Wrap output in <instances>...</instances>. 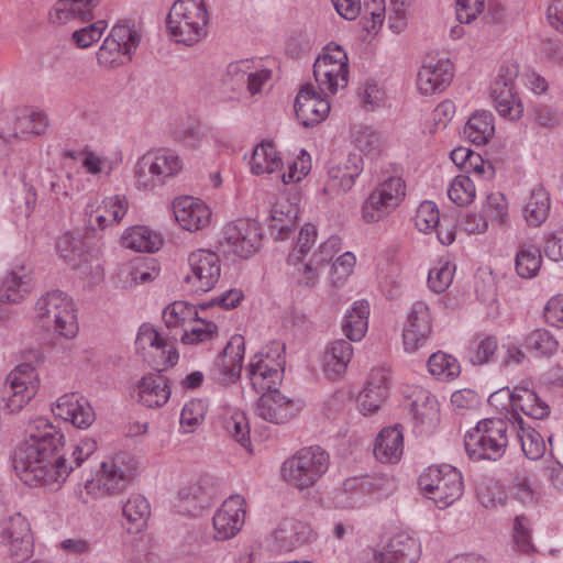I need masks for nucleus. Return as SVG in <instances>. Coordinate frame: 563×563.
<instances>
[{
	"instance_id": "61",
	"label": "nucleus",
	"mask_w": 563,
	"mask_h": 563,
	"mask_svg": "<svg viewBox=\"0 0 563 563\" xmlns=\"http://www.w3.org/2000/svg\"><path fill=\"white\" fill-rule=\"evenodd\" d=\"M374 190H377L385 199L398 207L406 195V185L400 177L390 176Z\"/></svg>"
},
{
	"instance_id": "32",
	"label": "nucleus",
	"mask_w": 563,
	"mask_h": 563,
	"mask_svg": "<svg viewBox=\"0 0 563 563\" xmlns=\"http://www.w3.org/2000/svg\"><path fill=\"white\" fill-rule=\"evenodd\" d=\"M341 251V239L336 235L330 236L321 243L319 247L309 256L306 264L313 269V276L310 278L306 272H301L297 277V283L307 287H314L319 280L321 269L332 262L336 253Z\"/></svg>"
},
{
	"instance_id": "58",
	"label": "nucleus",
	"mask_w": 563,
	"mask_h": 563,
	"mask_svg": "<svg viewBox=\"0 0 563 563\" xmlns=\"http://www.w3.org/2000/svg\"><path fill=\"white\" fill-rule=\"evenodd\" d=\"M440 212L432 201H423L417 209L415 223L419 231L429 232L440 223Z\"/></svg>"
},
{
	"instance_id": "60",
	"label": "nucleus",
	"mask_w": 563,
	"mask_h": 563,
	"mask_svg": "<svg viewBox=\"0 0 563 563\" xmlns=\"http://www.w3.org/2000/svg\"><path fill=\"white\" fill-rule=\"evenodd\" d=\"M106 27L107 22L103 20H99L88 26L76 30L73 33L71 38L78 47L87 48L101 38Z\"/></svg>"
},
{
	"instance_id": "31",
	"label": "nucleus",
	"mask_w": 563,
	"mask_h": 563,
	"mask_svg": "<svg viewBox=\"0 0 563 563\" xmlns=\"http://www.w3.org/2000/svg\"><path fill=\"white\" fill-rule=\"evenodd\" d=\"M317 239V229L312 224H305L298 236L297 244L292 252L288 255L287 265L288 273L297 279L301 272H306L308 275L310 274V278L313 276V269L306 264L311 251L312 245L314 244Z\"/></svg>"
},
{
	"instance_id": "20",
	"label": "nucleus",
	"mask_w": 563,
	"mask_h": 563,
	"mask_svg": "<svg viewBox=\"0 0 563 563\" xmlns=\"http://www.w3.org/2000/svg\"><path fill=\"white\" fill-rule=\"evenodd\" d=\"M3 539L8 548L9 555L15 562L27 560L33 553V539L25 518L18 515L10 518L3 530Z\"/></svg>"
},
{
	"instance_id": "1",
	"label": "nucleus",
	"mask_w": 563,
	"mask_h": 563,
	"mask_svg": "<svg viewBox=\"0 0 563 563\" xmlns=\"http://www.w3.org/2000/svg\"><path fill=\"white\" fill-rule=\"evenodd\" d=\"M26 432L27 438L12 459L15 474L27 486L59 488L73 470L65 456L55 457L63 434L43 418L36 419Z\"/></svg>"
},
{
	"instance_id": "43",
	"label": "nucleus",
	"mask_w": 563,
	"mask_h": 563,
	"mask_svg": "<svg viewBox=\"0 0 563 563\" xmlns=\"http://www.w3.org/2000/svg\"><path fill=\"white\" fill-rule=\"evenodd\" d=\"M494 133L493 114L487 111L474 113L464 128L465 136L476 145L486 144Z\"/></svg>"
},
{
	"instance_id": "15",
	"label": "nucleus",
	"mask_w": 563,
	"mask_h": 563,
	"mask_svg": "<svg viewBox=\"0 0 563 563\" xmlns=\"http://www.w3.org/2000/svg\"><path fill=\"white\" fill-rule=\"evenodd\" d=\"M131 462L132 459L124 454L102 462L98 477L99 489L107 495L122 493L134 475Z\"/></svg>"
},
{
	"instance_id": "24",
	"label": "nucleus",
	"mask_w": 563,
	"mask_h": 563,
	"mask_svg": "<svg viewBox=\"0 0 563 563\" xmlns=\"http://www.w3.org/2000/svg\"><path fill=\"white\" fill-rule=\"evenodd\" d=\"M137 349L145 351L147 349L154 350L153 358L156 367L159 371L166 369L175 365L178 361V353L174 345L163 340L159 333L151 325L143 324L136 336Z\"/></svg>"
},
{
	"instance_id": "3",
	"label": "nucleus",
	"mask_w": 563,
	"mask_h": 563,
	"mask_svg": "<svg viewBox=\"0 0 563 563\" xmlns=\"http://www.w3.org/2000/svg\"><path fill=\"white\" fill-rule=\"evenodd\" d=\"M208 21L205 0H177L167 15V29L177 42L190 46L206 36Z\"/></svg>"
},
{
	"instance_id": "23",
	"label": "nucleus",
	"mask_w": 563,
	"mask_h": 563,
	"mask_svg": "<svg viewBox=\"0 0 563 563\" xmlns=\"http://www.w3.org/2000/svg\"><path fill=\"white\" fill-rule=\"evenodd\" d=\"M421 554L418 540L398 533L389 539L382 551L374 552V560L378 563H417Z\"/></svg>"
},
{
	"instance_id": "42",
	"label": "nucleus",
	"mask_w": 563,
	"mask_h": 563,
	"mask_svg": "<svg viewBox=\"0 0 563 563\" xmlns=\"http://www.w3.org/2000/svg\"><path fill=\"white\" fill-rule=\"evenodd\" d=\"M298 217V207L288 200L278 201L274 205L271 213L272 233L275 231L276 239L283 240L295 227Z\"/></svg>"
},
{
	"instance_id": "49",
	"label": "nucleus",
	"mask_w": 563,
	"mask_h": 563,
	"mask_svg": "<svg viewBox=\"0 0 563 563\" xmlns=\"http://www.w3.org/2000/svg\"><path fill=\"white\" fill-rule=\"evenodd\" d=\"M448 196L456 206H468L476 196L474 181L466 175L456 176L448 189Z\"/></svg>"
},
{
	"instance_id": "63",
	"label": "nucleus",
	"mask_w": 563,
	"mask_h": 563,
	"mask_svg": "<svg viewBox=\"0 0 563 563\" xmlns=\"http://www.w3.org/2000/svg\"><path fill=\"white\" fill-rule=\"evenodd\" d=\"M514 541L519 551L527 553L533 549L531 542V525L526 516H517L514 525Z\"/></svg>"
},
{
	"instance_id": "40",
	"label": "nucleus",
	"mask_w": 563,
	"mask_h": 563,
	"mask_svg": "<svg viewBox=\"0 0 563 563\" xmlns=\"http://www.w3.org/2000/svg\"><path fill=\"white\" fill-rule=\"evenodd\" d=\"M509 398L515 409L519 408L534 419H542L550 412L549 406L531 389L516 388L509 394Z\"/></svg>"
},
{
	"instance_id": "34",
	"label": "nucleus",
	"mask_w": 563,
	"mask_h": 563,
	"mask_svg": "<svg viewBox=\"0 0 563 563\" xmlns=\"http://www.w3.org/2000/svg\"><path fill=\"white\" fill-rule=\"evenodd\" d=\"M404 452V433L401 427L384 428L374 445V455L382 463L395 464L400 461Z\"/></svg>"
},
{
	"instance_id": "33",
	"label": "nucleus",
	"mask_w": 563,
	"mask_h": 563,
	"mask_svg": "<svg viewBox=\"0 0 563 563\" xmlns=\"http://www.w3.org/2000/svg\"><path fill=\"white\" fill-rule=\"evenodd\" d=\"M275 540L283 550L291 551L314 538L311 526L295 518H285L274 532Z\"/></svg>"
},
{
	"instance_id": "9",
	"label": "nucleus",
	"mask_w": 563,
	"mask_h": 563,
	"mask_svg": "<svg viewBox=\"0 0 563 563\" xmlns=\"http://www.w3.org/2000/svg\"><path fill=\"white\" fill-rule=\"evenodd\" d=\"M140 43V34L126 23L115 24L97 52L98 63L114 68L131 60V53Z\"/></svg>"
},
{
	"instance_id": "17",
	"label": "nucleus",
	"mask_w": 563,
	"mask_h": 563,
	"mask_svg": "<svg viewBox=\"0 0 563 563\" xmlns=\"http://www.w3.org/2000/svg\"><path fill=\"white\" fill-rule=\"evenodd\" d=\"M244 498L240 495L230 496L213 516L216 539L233 538L243 527L245 519Z\"/></svg>"
},
{
	"instance_id": "56",
	"label": "nucleus",
	"mask_w": 563,
	"mask_h": 563,
	"mask_svg": "<svg viewBox=\"0 0 563 563\" xmlns=\"http://www.w3.org/2000/svg\"><path fill=\"white\" fill-rule=\"evenodd\" d=\"M455 265L449 262L440 263L430 269L428 285L435 294L445 291L453 280Z\"/></svg>"
},
{
	"instance_id": "5",
	"label": "nucleus",
	"mask_w": 563,
	"mask_h": 563,
	"mask_svg": "<svg viewBox=\"0 0 563 563\" xmlns=\"http://www.w3.org/2000/svg\"><path fill=\"white\" fill-rule=\"evenodd\" d=\"M184 163L174 151L162 148L144 154L134 168L139 189L153 190L181 172Z\"/></svg>"
},
{
	"instance_id": "14",
	"label": "nucleus",
	"mask_w": 563,
	"mask_h": 563,
	"mask_svg": "<svg viewBox=\"0 0 563 563\" xmlns=\"http://www.w3.org/2000/svg\"><path fill=\"white\" fill-rule=\"evenodd\" d=\"M47 126V118L42 112L27 109L12 111L4 115L1 131L3 137L27 139L31 135H41Z\"/></svg>"
},
{
	"instance_id": "10",
	"label": "nucleus",
	"mask_w": 563,
	"mask_h": 563,
	"mask_svg": "<svg viewBox=\"0 0 563 563\" xmlns=\"http://www.w3.org/2000/svg\"><path fill=\"white\" fill-rule=\"evenodd\" d=\"M7 408L20 411L37 393L40 380L35 367L30 363L15 366L5 378Z\"/></svg>"
},
{
	"instance_id": "7",
	"label": "nucleus",
	"mask_w": 563,
	"mask_h": 563,
	"mask_svg": "<svg viewBox=\"0 0 563 563\" xmlns=\"http://www.w3.org/2000/svg\"><path fill=\"white\" fill-rule=\"evenodd\" d=\"M37 318L59 335L71 339L77 334L78 324L71 299L59 290L47 292L36 303Z\"/></svg>"
},
{
	"instance_id": "6",
	"label": "nucleus",
	"mask_w": 563,
	"mask_h": 563,
	"mask_svg": "<svg viewBox=\"0 0 563 563\" xmlns=\"http://www.w3.org/2000/svg\"><path fill=\"white\" fill-rule=\"evenodd\" d=\"M419 486L441 509L452 505L463 494L462 475L449 464L429 466L420 475Z\"/></svg>"
},
{
	"instance_id": "50",
	"label": "nucleus",
	"mask_w": 563,
	"mask_h": 563,
	"mask_svg": "<svg viewBox=\"0 0 563 563\" xmlns=\"http://www.w3.org/2000/svg\"><path fill=\"white\" fill-rule=\"evenodd\" d=\"M189 329L185 330L181 341L185 344H198L214 338L218 333V327L212 321L198 318V314L191 318Z\"/></svg>"
},
{
	"instance_id": "2",
	"label": "nucleus",
	"mask_w": 563,
	"mask_h": 563,
	"mask_svg": "<svg viewBox=\"0 0 563 563\" xmlns=\"http://www.w3.org/2000/svg\"><path fill=\"white\" fill-rule=\"evenodd\" d=\"M509 423L501 418L477 422L464 438V446L472 461H498L508 446Z\"/></svg>"
},
{
	"instance_id": "12",
	"label": "nucleus",
	"mask_w": 563,
	"mask_h": 563,
	"mask_svg": "<svg viewBox=\"0 0 563 563\" xmlns=\"http://www.w3.org/2000/svg\"><path fill=\"white\" fill-rule=\"evenodd\" d=\"M517 77L515 66H503L490 88V98L498 113L509 120L519 119L522 112L514 92V81Z\"/></svg>"
},
{
	"instance_id": "41",
	"label": "nucleus",
	"mask_w": 563,
	"mask_h": 563,
	"mask_svg": "<svg viewBox=\"0 0 563 563\" xmlns=\"http://www.w3.org/2000/svg\"><path fill=\"white\" fill-rule=\"evenodd\" d=\"M369 305L366 300L355 301L351 311L345 316L342 329L351 341H360L367 330Z\"/></svg>"
},
{
	"instance_id": "29",
	"label": "nucleus",
	"mask_w": 563,
	"mask_h": 563,
	"mask_svg": "<svg viewBox=\"0 0 563 563\" xmlns=\"http://www.w3.org/2000/svg\"><path fill=\"white\" fill-rule=\"evenodd\" d=\"M157 373L144 375L136 385L137 401L147 408H161L170 397V387L165 376Z\"/></svg>"
},
{
	"instance_id": "52",
	"label": "nucleus",
	"mask_w": 563,
	"mask_h": 563,
	"mask_svg": "<svg viewBox=\"0 0 563 563\" xmlns=\"http://www.w3.org/2000/svg\"><path fill=\"white\" fill-rule=\"evenodd\" d=\"M208 406L202 399H191L187 401L181 410L180 424L186 432H194L205 420Z\"/></svg>"
},
{
	"instance_id": "22",
	"label": "nucleus",
	"mask_w": 563,
	"mask_h": 563,
	"mask_svg": "<svg viewBox=\"0 0 563 563\" xmlns=\"http://www.w3.org/2000/svg\"><path fill=\"white\" fill-rule=\"evenodd\" d=\"M258 416L272 423L282 424L295 418L300 410L297 401L282 395L279 390L264 393L256 407Z\"/></svg>"
},
{
	"instance_id": "18",
	"label": "nucleus",
	"mask_w": 563,
	"mask_h": 563,
	"mask_svg": "<svg viewBox=\"0 0 563 563\" xmlns=\"http://www.w3.org/2000/svg\"><path fill=\"white\" fill-rule=\"evenodd\" d=\"M294 108L302 125L312 126L328 117L330 103L314 90L312 85L306 84L300 88Z\"/></svg>"
},
{
	"instance_id": "25",
	"label": "nucleus",
	"mask_w": 563,
	"mask_h": 563,
	"mask_svg": "<svg viewBox=\"0 0 563 563\" xmlns=\"http://www.w3.org/2000/svg\"><path fill=\"white\" fill-rule=\"evenodd\" d=\"M174 214L179 225L187 231H198L207 227L211 219L210 209L199 199L181 197L173 203Z\"/></svg>"
},
{
	"instance_id": "36",
	"label": "nucleus",
	"mask_w": 563,
	"mask_h": 563,
	"mask_svg": "<svg viewBox=\"0 0 563 563\" xmlns=\"http://www.w3.org/2000/svg\"><path fill=\"white\" fill-rule=\"evenodd\" d=\"M60 3L49 12V21L53 24H65L75 19L82 22L92 20V9L99 0H58Z\"/></svg>"
},
{
	"instance_id": "54",
	"label": "nucleus",
	"mask_w": 563,
	"mask_h": 563,
	"mask_svg": "<svg viewBox=\"0 0 563 563\" xmlns=\"http://www.w3.org/2000/svg\"><path fill=\"white\" fill-rule=\"evenodd\" d=\"M526 346L540 355L550 356L556 352L559 342L549 331L539 329L526 338Z\"/></svg>"
},
{
	"instance_id": "38",
	"label": "nucleus",
	"mask_w": 563,
	"mask_h": 563,
	"mask_svg": "<svg viewBox=\"0 0 563 563\" xmlns=\"http://www.w3.org/2000/svg\"><path fill=\"white\" fill-rule=\"evenodd\" d=\"M250 165L253 174L271 175L282 172L283 162L272 142H262L254 148Z\"/></svg>"
},
{
	"instance_id": "19",
	"label": "nucleus",
	"mask_w": 563,
	"mask_h": 563,
	"mask_svg": "<svg viewBox=\"0 0 563 563\" xmlns=\"http://www.w3.org/2000/svg\"><path fill=\"white\" fill-rule=\"evenodd\" d=\"M128 211L125 197L113 196L100 203L86 207L87 225L91 230H103L109 225L119 224Z\"/></svg>"
},
{
	"instance_id": "45",
	"label": "nucleus",
	"mask_w": 563,
	"mask_h": 563,
	"mask_svg": "<svg viewBox=\"0 0 563 563\" xmlns=\"http://www.w3.org/2000/svg\"><path fill=\"white\" fill-rule=\"evenodd\" d=\"M397 207L385 199L377 190H373L362 205V219L366 223H376L386 218Z\"/></svg>"
},
{
	"instance_id": "62",
	"label": "nucleus",
	"mask_w": 563,
	"mask_h": 563,
	"mask_svg": "<svg viewBox=\"0 0 563 563\" xmlns=\"http://www.w3.org/2000/svg\"><path fill=\"white\" fill-rule=\"evenodd\" d=\"M514 488L516 498L522 504L529 505L537 500L536 488L526 470L517 471Z\"/></svg>"
},
{
	"instance_id": "59",
	"label": "nucleus",
	"mask_w": 563,
	"mask_h": 563,
	"mask_svg": "<svg viewBox=\"0 0 563 563\" xmlns=\"http://www.w3.org/2000/svg\"><path fill=\"white\" fill-rule=\"evenodd\" d=\"M225 428L241 446L251 452L250 427L243 413H234L227 420Z\"/></svg>"
},
{
	"instance_id": "26",
	"label": "nucleus",
	"mask_w": 563,
	"mask_h": 563,
	"mask_svg": "<svg viewBox=\"0 0 563 563\" xmlns=\"http://www.w3.org/2000/svg\"><path fill=\"white\" fill-rule=\"evenodd\" d=\"M53 412L77 428H88L95 421V412L88 400L76 394H66L56 401Z\"/></svg>"
},
{
	"instance_id": "39",
	"label": "nucleus",
	"mask_w": 563,
	"mask_h": 563,
	"mask_svg": "<svg viewBox=\"0 0 563 563\" xmlns=\"http://www.w3.org/2000/svg\"><path fill=\"white\" fill-rule=\"evenodd\" d=\"M551 200L548 191L538 186L533 188L523 208V216L530 227H540L549 217Z\"/></svg>"
},
{
	"instance_id": "8",
	"label": "nucleus",
	"mask_w": 563,
	"mask_h": 563,
	"mask_svg": "<svg viewBox=\"0 0 563 563\" xmlns=\"http://www.w3.org/2000/svg\"><path fill=\"white\" fill-rule=\"evenodd\" d=\"M313 76L322 92L331 95L347 86V55L338 44H329L313 64Z\"/></svg>"
},
{
	"instance_id": "46",
	"label": "nucleus",
	"mask_w": 563,
	"mask_h": 563,
	"mask_svg": "<svg viewBox=\"0 0 563 563\" xmlns=\"http://www.w3.org/2000/svg\"><path fill=\"white\" fill-rule=\"evenodd\" d=\"M150 515V503L142 495H132L123 506V516L135 531H140L146 525Z\"/></svg>"
},
{
	"instance_id": "37",
	"label": "nucleus",
	"mask_w": 563,
	"mask_h": 563,
	"mask_svg": "<svg viewBox=\"0 0 563 563\" xmlns=\"http://www.w3.org/2000/svg\"><path fill=\"white\" fill-rule=\"evenodd\" d=\"M121 243L124 247L136 252L153 253L159 250L163 240L159 234L148 228L134 225L123 232Z\"/></svg>"
},
{
	"instance_id": "13",
	"label": "nucleus",
	"mask_w": 563,
	"mask_h": 563,
	"mask_svg": "<svg viewBox=\"0 0 563 563\" xmlns=\"http://www.w3.org/2000/svg\"><path fill=\"white\" fill-rule=\"evenodd\" d=\"M258 241L257 228L240 220L224 225L219 242L224 252L246 258L256 251Z\"/></svg>"
},
{
	"instance_id": "27",
	"label": "nucleus",
	"mask_w": 563,
	"mask_h": 563,
	"mask_svg": "<svg viewBox=\"0 0 563 563\" xmlns=\"http://www.w3.org/2000/svg\"><path fill=\"white\" fill-rule=\"evenodd\" d=\"M243 340L232 338L216 365L214 379L221 385L235 383L241 375L243 361Z\"/></svg>"
},
{
	"instance_id": "28",
	"label": "nucleus",
	"mask_w": 563,
	"mask_h": 563,
	"mask_svg": "<svg viewBox=\"0 0 563 563\" xmlns=\"http://www.w3.org/2000/svg\"><path fill=\"white\" fill-rule=\"evenodd\" d=\"M388 371L374 368L366 382L364 389L360 393L357 402L360 410L364 413H373L379 409L388 394Z\"/></svg>"
},
{
	"instance_id": "11",
	"label": "nucleus",
	"mask_w": 563,
	"mask_h": 563,
	"mask_svg": "<svg viewBox=\"0 0 563 563\" xmlns=\"http://www.w3.org/2000/svg\"><path fill=\"white\" fill-rule=\"evenodd\" d=\"M189 273L185 282L196 292H207L218 283L221 275L219 255L210 250L199 249L188 256Z\"/></svg>"
},
{
	"instance_id": "35",
	"label": "nucleus",
	"mask_w": 563,
	"mask_h": 563,
	"mask_svg": "<svg viewBox=\"0 0 563 563\" xmlns=\"http://www.w3.org/2000/svg\"><path fill=\"white\" fill-rule=\"evenodd\" d=\"M353 356V347L345 340L332 342L322 355V369L330 379H336L345 373Z\"/></svg>"
},
{
	"instance_id": "21",
	"label": "nucleus",
	"mask_w": 563,
	"mask_h": 563,
	"mask_svg": "<svg viewBox=\"0 0 563 563\" xmlns=\"http://www.w3.org/2000/svg\"><path fill=\"white\" fill-rule=\"evenodd\" d=\"M453 78V65L449 59L430 58L417 75L418 89L424 95L441 92Z\"/></svg>"
},
{
	"instance_id": "30",
	"label": "nucleus",
	"mask_w": 563,
	"mask_h": 563,
	"mask_svg": "<svg viewBox=\"0 0 563 563\" xmlns=\"http://www.w3.org/2000/svg\"><path fill=\"white\" fill-rule=\"evenodd\" d=\"M247 376L255 391L274 393L283 380V369L268 357L252 361L247 366Z\"/></svg>"
},
{
	"instance_id": "47",
	"label": "nucleus",
	"mask_w": 563,
	"mask_h": 563,
	"mask_svg": "<svg viewBox=\"0 0 563 563\" xmlns=\"http://www.w3.org/2000/svg\"><path fill=\"white\" fill-rule=\"evenodd\" d=\"M428 367L433 376L443 380L455 378L461 371L460 364L455 357L440 351L429 357Z\"/></svg>"
},
{
	"instance_id": "55",
	"label": "nucleus",
	"mask_w": 563,
	"mask_h": 563,
	"mask_svg": "<svg viewBox=\"0 0 563 563\" xmlns=\"http://www.w3.org/2000/svg\"><path fill=\"white\" fill-rule=\"evenodd\" d=\"M196 316V308L188 305L186 301H175L167 306L163 312V318L167 328L183 325L186 321H190L191 318Z\"/></svg>"
},
{
	"instance_id": "4",
	"label": "nucleus",
	"mask_w": 563,
	"mask_h": 563,
	"mask_svg": "<svg viewBox=\"0 0 563 563\" xmlns=\"http://www.w3.org/2000/svg\"><path fill=\"white\" fill-rule=\"evenodd\" d=\"M329 454L320 446L299 450L282 467L284 479L302 490L312 487L328 471Z\"/></svg>"
},
{
	"instance_id": "16",
	"label": "nucleus",
	"mask_w": 563,
	"mask_h": 563,
	"mask_svg": "<svg viewBox=\"0 0 563 563\" xmlns=\"http://www.w3.org/2000/svg\"><path fill=\"white\" fill-rule=\"evenodd\" d=\"M431 322L429 307L422 301H416L402 330L404 347L407 352H415L427 342L432 329Z\"/></svg>"
},
{
	"instance_id": "51",
	"label": "nucleus",
	"mask_w": 563,
	"mask_h": 563,
	"mask_svg": "<svg viewBox=\"0 0 563 563\" xmlns=\"http://www.w3.org/2000/svg\"><path fill=\"white\" fill-rule=\"evenodd\" d=\"M411 410L421 423L431 422L439 413L438 401L429 391L420 390L411 404Z\"/></svg>"
},
{
	"instance_id": "53",
	"label": "nucleus",
	"mask_w": 563,
	"mask_h": 563,
	"mask_svg": "<svg viewBox=\"0 0 563 563\" xmlns=\"http://www.w3.org/2000/svg\"><path fill=\"white\" fill-rule=\"evenodd\" d=\"M24 275L19 272H10L3 278L2 285L0 288V298L8 302H18L23 294L26 292V282L24 280Z\"/></svg>"
},
{
	"instance_id": "64",
	"label": "nucleus",
	"mask_w": 563,
	"mask_h": 563,
	"mask_svg": "<svg viewBox=\"0 0 563 563\" xmlns=\"http://www.w3.org/2000/svg\"><path fill=\"white\" fill-rule=\"evenodd\" d=\"M484 210L492 220L497 221L499 224H504L507 220L508 205L500 192H493L486 197Z\"/></svg>"
},
{
	"instance_id": "44",
	"label": "nucleus",
	"mask_w": 563,
	"mask_h": 563,
	"mask_svg": "<svg viewBox=\"0 0 563 563\" xmlns=\"http://www.w3.org/2000/svg\"><path fill=\"white\" fill-rule=\"evenodd\" d=\"M542 256L539 247L522 244L515 258L516 272L521 278L534 277L541 268Z\"/></svg>"
},
{
	"instance_id": "48",
	"label": "nucleus",
	"mask_w": 563,
	"mask_h": 563,
	"mask_svg": "<svg viewBox=\"0 0 563 563\" xmlns=\"http://www.w3.org/2000/svg\"><path fill=\"white\" fill-rule=\"evenodd\" d=\"M520 430L518 438L521 442V448L525 455L530 460L540 459L545 452V443L541 434L532 428H525L522 419L518 417Z\"/></svg>"
},
{
	"instance_id": "57",
	"label": "nucleus",
	"mask_w": 563,
	"mask_h": 563,
	"mask_svg": "<svg viewBox=\"0 0 563 563\" xmlns=\"http://www.w3.org/2000/svg\"><path fill=\"white\" fill-rule=\"evenodd\" d=\"M60 256L64 257L71 266L74 263H78L85 256L84 244L79 236L73 233L64 234L57 243Z\"/></svg>"
}]
</instances>
